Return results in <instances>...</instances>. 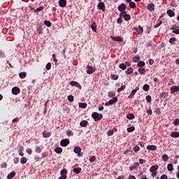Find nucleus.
I'll return each instance as SVG.
<instances>
[{
	"label": "nucleus",
	"mask_w": 179,
	"mask_h": 179,
	"mask_svg": "<svg viewBox=\"0 0 179 179\" xmlns=\"http://www.w3.org/2000/svg\"><path fill=\"white\" fill-rule=\"evenodd\" d=\"M92 117L94 121H100L103 119V114L94 112L92 114Z\"/></svg>",
	"instance_id": "1"
},
{
	"label": "nucleus",
	"mask_w": 179,
	"mask_h": 179,
	"mask_svg": "<svg viewBox=\"0 0 179 179\" xmlns=\"http://www.w3.org/2000/svg\"><path fill=\"white\" fill-rule=\"evenodd\" d=\"M120 16L123 17L126 22H129L131 20V15L127 13V11H122L120 13Z\"/></svg>",
	"instance_id": "2"
},
{
	"label": "nucleus",
	"mask_w": 179,
	"mask_h": 179,
	"mask_svg": "<svg viewBox=\"0 0 179 179\" xmlns=\"http://www.w3.org/2000/svg\"><path fill=\"white\" fill-rule=\"evenodd\" d=\"M118 101V98L117 96L113 97V99H110L109 101L105 103L106 107H108L109 106H113V104H115Z\"/></svg>",
	"instance_id": "3"
},
{
	"label": "nucleus",
	"mask_w": 179,
	"mask_h": 179,
	"mask_svg": "<svg viewBox=\"0 0 179 179\" xmlns=\"http://www.w3.org/2000/svg\"><path fill=\"white\" fill-rule=\"evenodd\" d=\"M97 8L99 10L106 12V4L104 3V2L100 1L97 5Z\"/></svg>",
	"instance_id": "4"
},
{
	"label": "nucleus",
	"mask_w": 179,
	"mask_h": 179,
	"mask_svg": "<svg viewBox=\"0 0 179 179\" xmlns=\"http://www.w3.org/2000/svg\"><path fill=\"white\" fill-rule=\"evenodd\" d=\"M74 153H76L78 155V157H82V155H80V152H82V148L79 146H76L73 150Z\"/></svg>",
	"instance_id": "5"
},
{
	"label": "nucleus",
	"mask_w": 179,
	"mask_h": 179,
	"mask_svg": "<svg viewBox=\"0 0 179 179\" xmlns=\"http://www.w3.org/2000/svg\"><path fill=\"white\" fill-rule=\"evenodd\" d=\"M61 146H63L64 148L68 146L69 145V139L65 138L61 141L60 142Z\"/></svg>",
	"instance_id": "6"
},
{
	"label": "nucleus",
	"mask_w": 179,
	"mask_h": 179,
	"mask_svg": "<svg viewBox=\"0 0 179 179\" xmlns=\"http://www.w3.org/2000/svg\"><path fill=\"white\" fill-rule=\"evenodd\" d=\"M96 71V69L92 66H87V73L88 75H92L94 72Z\"/></svg>",
	"instance_id": "7"
},
{
	"label": "nucleus",
	"mask_w": 179,
	"mask_h": 179,
	"mask_svg": "<svg viewBox=\"0 0 179 179\" xmlns=\"http://www.w3.org/2000/svg\"><path fill=\"white\" fill-rule=\"evenodd\" d=\"M138 90H139L138 87H137L134 90H133L131 91L130 95L129 96V99H134V96H135V94H136V92H138Z\"/></svg>",
	"instance_id": "8"
},
{
	"label": "nucleus",
	"mask_w": 179,
	"mask_h": 179,
	"mask_svg": "<svg viewBox=\"0 0 179 179\" xmlns=\"http://www.w3.org/2000/svg\"><path fill=\"white\" fill-rule=\"evenodd\" d=\"M12 93L15 95L19 94L20 93V89L17 87H14L12 89Z\"/></svg>",
	"instance_id": "9"
},
{
	"label": "nucleus",
	"mask_w": 179,
	"mask_h": 179,
	"mask_svg": "<svg viewBox=\"0 0 179 179\" xmlns=\"http://www.w3.org/2000/svg\"><path fill=\"white\" fill-rule=\"evenodd\" d=\"M127 9V4L122 3L120 6H118V10L120 12H124Z\"/></svg>",
	"instance_id": "10"
},
{
	"label": "nucleus",
	"mask_w": 179,
	"mask_h": 179,
	"mask_svg": "<svg viewBox=\"0 0 179 179\" xmlns=\"http://www.w3.org/2000/svg\"><path fill=\"white\" fill-rule=\"evenodd\" d=\"M59 5L61 8H65L66 6V0H59Z\"/></svg>",
	"instance_id": "11"
},
{
	"label": "nucleus",
	"mask_w": 179,
	"mask_h": 179,
	"mask_svg": "<svg viewBox=\"0 0 179 179\" xmlns=\"http://www.w3.org/2000/svg\"><path fill=\"white\" fill-rule=\"evenodd\" d=\"M147 9L150 11L155 10V3H149L147 6Z\"/></svg>",
	"instance_id": "12"
},
{
	"label": "nucleus",
	"mask_w": 179,
	"mask_h": 179,
	"mask_svg": "<svg viewBox=\"0 0 179 179\" xmlns=\"http://www.w3.org/2000/svg\"><path fill=\"white\" fill-rule=\"evenodd\" d=\"M159 169V166L157 165H154V166H152L150 169V173H155V171H157Z\"/></svg>",
	"instance_id": "13"
},
{
	"label": "nucleus",
	"mask_w": 179,
	"mask_h": 179,
	"mask_svg": "<svg viewBox=\"0 0 179 179\" xmlns=\"http://www.w3.org/2000/svg\"><path fill=\"white\" fill-rule=\"evenodd\" d=\"M113 41H119L120 43L122 41V38L120 36H111Z\"/></svg>",
	"instance_id": "14"
},
{
	"label": "nucleus",
	"mask_w": 179,
	"mask_h": 179,
	"mask_svg": "<svg viewBox=\"0 0 179 179\" xmlns=\"http://www.w3.org/2000/svg\"><path fill=\"white\" fill-rule=\"evenodd\" d=\"M166 13L169 16V17H173V16H176V13L172 10H168L166 11Z\"/></svg>",
	"instance_id": "15"
},
{
	"label": "nucleus",
	"mask_w": 179,
	"mask_h": 179,
	"mask_svg": "<svg viewBox=\"0 0 179 179\" xmlns=\"http://www.w3.org/2000/svg\"><path fill=\"white\" fill-rule=\"evenodd\" d=\"M70 85L71 86H76V87H82V86L80 85V84H79V83L76 82V81H71L70 83Z\"/></svg>",
	"instance_id": "16"
},
{
	"label": "nucleus",
	"mask_w": 179,
	"mask_h": 179,
	"mask_svg": "<svg viewBox=\"0 0 179 179\" xmlns=\"http://www.w3.org/2000/svg\"><path fill=\"white\" fill-rule=\"evenodd\" d=\"M16 176V172L12 171L7 176V179H13Z\"/></svg>",
	"instance_id": "17"
},
{
	"label": "nucleus",
	"mask_w": 179,
	"mask_h": 179,
	"mask_svg": "<svg viewBox=\"0 0 179 179\" xmlns=\"http://www.w3.org/2000/svg\"><path fill=\"white\" fill-rule=\"evenodd\" d=\"M179 91V87L178 86H173L171 88V93H176V92Z\"/></svg>",
	"instance_id": "18"
},
{
	"label": "nucleus",
	"mask_w": 179,
	"mask_h": 179,
	"mask_svg": "<svg viewBox=\"0 0 179 179\" xmlns=\"http://www.w3.org/2000/svg\"><path fill=\"white\" fill-rule=\"evenodd\" d=\"M134 30L138 31V34H142L143 33V28L141 25L138 26V29L134 28Z\"/></svg>",
	"instance_id": "19"
},
{
	"label": "nucleus",
	"mask_w": 179,
	"mask_h": 179,
	"mask_svg": "<svg viewBox=\"0 0 179 179\" xmlns=\"http://www.w3.org/2000/svg\"><path fill=\"white\" fill-rule=\"evenodd\" d=\"M91 29L93 31H97V25L96 24V22H92V24H91Z\"/></svg>",
	"instance_id": "20"
},
{
	"label": "nucleus",
	"mask_w": 179,
	"mask_h": 179,
	"mask_svg": "<svg viewBox=\"0 0 179 179\" xmlns=\"http://www.w3.org/2000/svg\"><path fill=\"white\" fill-rule=\"evenodd\" d=\"M147 149L148 150H156V149H157V147L156 145H151L147 146Z\"/></svg>",
	"instance_id": "21"
},
{
	"label": "nucleus",
	"mask_w": 179,
	"mask_h": 179,
	"mask_svg": "<svg viewBox=\"0 0 179 179\" xmlns=\"http://www.w3.org/2000/svg\"><path fill=\"white\" fill-rule=\"evenodd\" d=\"M132 72H134V69H132V67H129L126 70L125 73L127 75H131Z\"/></svg>",
	"instance_id": "22"
},
{
	"label": "nucleus",
	"mask_w": 179,
	"mask_h": 179,
	"mask_svg": "<svg viewBox=\"0 0 179 179\" xmlns=\"http://www.w3.org/2000/svg\"><path fill=\"white\" fill-rule=\"evenodd\" d=\"M55 152L57 153V155H60V153H62V148L61 147H57L55 149Z\"/></svg>",
	"instance_id": "23"
},
{
	"label": "nucleus",
	"mask_w": 179,
	"mask_h": 179,
	"mask_svg": "<svg viewBox=\"0 0 179 179\" xmlns=\"http://www.w3.org/2000/svg\"><path fill=\"white\" fill-rule=\"evenodd\" d=\"M88 124V122L87 120H82L80 122V127H85Z\"/></svg>",
	"instance_id": "24"
},
{
	"label": "nucleus",
	"mask_w": 179,
	"mask_h": 179,
	"mask_svg": "<svg viewBox=\"0 0 179 179\" xmlns=\"http://www.w3.org/2000/svg\"><path fill=\"white\" fill-rule=\"evenodd\" d=\"M149 89H150V85H148V84H145L143 87V90H144V92H148L149 91Z\"/></svg>",
	"instance_id": "25"
},
{
	"label": "nucleus",
	"mask_w": 179,
	"mask_h": 179,
	"mask_svg": "<svg viewBox=\"0 0 179 179\" xmlns=\"http://www.w3.org/2000/svg\"><path fill=\"white\" fill-rule=\"evenodd\" d=\"M171 136L172 138H179V133L178 132H176V131H173L171 134Z\"/></svg>",
	"instance_id": "26"
},
{
	"label": "nucleus",
	"mask_w": 179,
	"mask_h": 179,
	"mask_svg": "<svg viewBox=\"0 0 179 179\" xmlns=\"http://www.w3.org/2000/svg\"><path fill=\"white\" fill-rule=\"evenodd\" d=\"M136 167H139V162L135 163L132 166H130V167H129V169H130L131 171H132V170L136 169Z\"/></svg>",
	"instance_id": "27"
},
{
	"label": "nucleus",
	"mask_w": 179,
	"mask_h": 179,
	"mask_svg": "<svg viewBox=\"0 0 179 179\" xmlns=\"http://www.w3.org/2000/svg\"><path fill=\"white\" fill-rule=\"evenodd\" d=\"M20 163H21V164H26V163H27V158L22 157L20 159Z\"/></svg>",
	"instance_id": "28"
},
{
	"label": "nucleus",
	"mask_w": 179,
	"mask_h": 179,
	"mask_svg": "<svg viewBox=\"0 0 179 179\" xmlns=\"http://www.w3.org/2000/svg\"><path fill=\"white\" fill-rule=\"evenodd\" d=\"M127 118L128 120H134V118H135V115H134L133 113H129L127 115Z\"/></svg>",
	"instance_id": "29"
},
{
	"label": "nucleus",
	"mask_w": 179,
	"mask_h": 179,
	"mask_svg": "<svg viewBox=\"0 0 179 179\" xmlns=\"http://www.w3.org/2000/svg\"><path fill=\"white\" fill-rule=\"evenodd\" d=\"M73 171L74 173H76V174H79L80 173V171H82V169L81 168H75L73 169Z\"/></svg>",
	"instance_id": "30"
},
{
	"label": "nucleus",
	"mask_w": 179,
	"mask_h": 179,
	"mask_svg": "<svg viewBox=\"0 0 179 179\" xmlns=\"http://www.w3.org/2000/svg\"><path fill=\"white\" fill-rule=\"evenodd\" d=\"M119 68H120V69H122L123 71H125V69H127V64L122 63L119 65Z\"/></svg>",
	"instance_id": "31"
},
{
	"label": "nucleus",
	"mask_w": 179,
	"mask_h": 179,
	"mask_svg": "<svg viewBox=\"0 0 179 179\" xmlns=\"http://www.w3.org/2000/svg\"><path fill=\"white\" fill-rule=\"evenodd\" d=\"M27 75V74L26 73V72H21L19 73V76H20V78H21V79H24V78H26Z\"/></svg>",
	"instance_id": "32"
},
{
	"label": "nucleus",
	"mask_w": 179,
	"mask_h": 179,
	"mask_svg": "<svg viewBox=\"0 0 179 179\" xmlns=\"http://www.w3.org/2000/svg\"><path fill=\"white\" fill-rule=\"evenodd\" d=\"M43 9H44V6H41L34 10V13H37V12H41V10H43Z\"/></svg>",
	"instance_id": "33"
},
{
	"label": "nucleus",
	"mask_w": 179,
	"mask_h": 179,
	"mask_svg": "<svg viewBox=\"0 0 179 179\" xmlns=\"http://www.w3.org/2000/svg\"><path fill=\"white\" fill-rule=\"evenodd\" d=\"M79 107H80V108H86V107H87V104L86 103H80Z\"/></svg>",
	"instance_id": "34"
},
{
	"label": "nucleus",
	"mask_w": 179,
	"mask_h": 179,
	"mask_svg": "<svg viewBox=\"0 0 179 179\" xmlns=\"http://www.w3.org/2000/svg\"><path fill=\"white\" fill-rule=\"evenodd\" d=\"M44 24L47 27H51V22H50V21L45 20L44 21Z\"/></svg>",
	"instance_id": "35"
},
{
	"label": "nucleus",
	"mask_w": 179,
	"mask_h": 179,
	"mask_svg": "<svg viewBox=\"0 0 179 179\" xmlns=\"http://www.w3.org/2000/svg\"><path fill=\"white\" fill-rule=\"evenodd\" d=\"M129 6H130V8H132L134 9V8H136V3H135V2H134V1H131L129 3Z\"/></svg>",
	"instance_id": "36"
},
{
	"label": "nucleus",
	"mask_w": 179,
	"mask_h": 179,
	"mask_svg": "<svg viewBox=\"0 0 179 179\" xmlns=\"http://www.w3.org/2000/svg\"><path fill=\"white\" fill-rule=\"evenodd\" d=\"M168 171H173V164H169L167 166Z\"/></svg>",
	"instance_id": "37"
},
{
	"label": "nucleus",
	"mask_w": 179,
	"mask_h": 179,
	"mask_svg": "<svg viewBox=\"0 0 179 179\" xmlns=\"http://www.w3.org/2000/svg\"><path fill=\"white\" fill-rule=\"evenodd\" d=\"M134 131H135V127L134 126L127 128V132H134Z\"/></svg>",
	"instance_id": "38"
},
{
	"label": "nucleus",
	"mask_w": 179,
	"mask_h": 179,
	"mask_svg": "<svg viewBox=\"0 0 179 179\" xmlns=\"http://www.w3.org/2000/svg\"><path fill=\"white\" fill-rule=\"evenodd\" d=\"M138 66H139V68H142V66H145V62L140 61L138 64Z\"/></svg>",
	"instance_id": "39"
},
{
	"label": "nucleus",
	"mask_w": 179,
	"mask_h": 179,
	"mask_svg": "<svg viewBox=\"0 0 179 179\" xmlns=\"http://www.w3.org/2000/svg\"><path fill=\"white\" fill-rule=\"evenodd\" d=\"M162 160L164 162H167V160H169V156L167 155H162Z\"/></svg>",
	"instance_id": "40"
},
{
	"label": "nucleus",
	"mask_w": 179,
	"mask_h": 179,
	"mask_svg": "<svg viewBox=\"0 0 179 179\" xmlns=\"http://www.w3.org/2000/svg\"><path fill=\"white\" fill-rule=\"evenodd\" d=\"M68 100H69V103H73V100H74L73 96L69 95V96H68Z\"/></svg>",
	"instance_id": "41"
},
{
	"label": "nucleus",
	"mask_w": 179,
	"mask_h": 179,
	"mask_svg": "<svg viewBox=\"0 0 179 179\" xmlns=\"http://www.w3.org/2000/svg\"><path fill=\"white\" fill-rule=\"evenodd\" d=\"M146 101L148 103H151L152 101V96L150 95H147L146 96Z\"/></svg>",
	"instance_id": "42"
},
{
	"label": "nucleus",
	"mask_w": 179,
	"mask_h": 179,
	"mask_svg": "<svg viewBox=\"0 0 179 179\" xmlns=\"http://www.w3.org/2000/svg\"><path fill=\"white\" fill-rule=\"evenodd\" d=\"M66 173H68V171H66V169H63L61 171V176H66Z\"/></svg>",
	"instance_id": "43"
},
{
	"label": "nucleus",
	"mask_w": 179,
	"mask_h": 179,
	"mask_svg": "<svg viewBox=\"0 0 179 179\" xmlns=\"http://www.w3.org/2000/svg\"><path fill=\"white\" fill-rule=\"evenodd\" d=\"M35 152H36V153H40L41 152H42L41 148L38 146H36Z\"/></svg>",
	"instance_id": "44"
},
{
	"label": "nucleus",
	"mask_w": 179,
	"mask_h": 179,
	"mask_svg": "<svg viewBox=\"0 0 179 179\" xmlns=\"http://www.w3.org/2000/svg\"><path fill=\"white\" fill-rule=\"evenodd\" d=\"M95 161H96V157L92 156V157H90V163H93V162H95Z\"/></svg>",
	"instance_id": "45"
},
{
	"label": "nucleus",
	"mask_w": 179,
	"mask_h": 179,
	"mask_svg": "<svg viewBox=\"0 0 179 179\" xmlns=\"http://www.w3.org/2000/svg\"><path fill=\"white\" fill-rule=\"evenodd\" d=\"M43 135L44 138H50V136H51V133H43Z\"/></svg>",
	"instance_id": "46"
},
{
	"label": "nucleus",
	"mask_w": 179,
	"mask_h": 179,
	"mask_svg": "<svg viewBox=\"0 0 179 179\" xmlns=\"http://www.w3.org/2000/svg\"><path fill=\"white\" fill-rule=\"evenodd\" d=\"M176 40H177V39H176V38H171L169 39V43H170V44H173L174 42H175Z\"/></svg>",
	"instance_id": "47"
},
{
	"label": "nucleus",
	"mask_w": 179,
	"mask_h": 179,
	"mask_svg": "<svg viewBox=\"0 0 179 179\" xmlns=\"http://www.w3.org/2000/svg\"><path fill=\"white\" fill-rule=\"evenodd\" d=\"M125 89V85H121V87L117 90L118 93H120V92H122V90H124Z\"/></svg>",
	"instance_id": "48"
},
{
	"label": "nucleus",
	"mask_w": 179,
	"mask_h": 179,
	"mask_svg": "<svg viewBox=\"0 0 179 179\" xmlns=\"http://www.w3.org/2000/svg\"><path fill=\"white\" fill-rule=\"evenodd\" d=\"M46 69H47V71H50V69H51V63L50 62H48L46 64Z\"/></svg>",
	"instance_id": "49"
},
{
	"label": "nucleus",
	"mask_w": 179,
	"mask_h": 179,
	"mask_svg": "<svg viewBox=\"0 0 179 179\" xmlns=\"http://www.w3.org/2000/svg\"><path fill=\"white\" fill-rule=\"evenodd\" d=\"M134 152H139V150H141V148H139L138 145H136V146L134 148Z\"/></svg>",
	"instance_id": "50"
},
{
	"label": "nucleus",
	"mask_w": 179,
	"mask_h": 179,
	"mask_svg": "<svg viewBox=\"0 0 179 179\" xmlns=\"http://www.w3.org/2000/svg\"><path fill=\"white\" fill-rule=\"evenodd\" d=\"M114 96H115V92H110L108 93V96H109V97H114Z\"/></svg>",
	"instance_id": "51"
},
{
	"label": "nucleus",
	"mask_w": 179,
	"mask_h": 179,
	"mask_svg": "<svg viewBox=\"0 0 179 179\" xmlns=\"http://www.w3.org/2000/svg\"><path fill=\"white\" fill-rule=\"evenodd\" d=\"M138 72L141 75H143L145 73V69H138Z\"/></svg>",
	"instance_id": "52"
},
{
	"label": "nucleus",
	"mask_w": 179,
	"mask_h": 179,
	"mask_svg": "<svg viewBox=\"0 0 179 179\" xmlns=\"http://www.w3.org/2000/svg\"><path fill=\"white\" fill-rule=\"evenodd\" d=\"M37 31L38 32L39 34H41L43 31V28L41 27H38Z\"/></svg>",
	"instance_id": "53"
},
{
	"label": "nucleus",
	"mask_w": 179,
	"mask_h": 179,
	"mask_svg": "<svg viewBox=\"0 0 179 179\" xmlns=\"http://www.w3.org/2000/svg\"><path fill=\"white\" fill-rule=\"evenodd\" d=\"M113 134H114V130H110L108 131L107 135L108 136H111V135H113Z\"/></svg>",
	"instance_id": "54"
},
{
	"label": "nucleus",
	"mask_w": 179,
	"mask_h": 179,
	"mask_svg": "<svg viewBox=\"0 0 179 179\" xmlns=\"http://www.w3.org/2000/svg\"><path fill=\"white\" fill-rule=\"evenodd\" d=\"M133 61H134V62H138L139 61V56H138V57L135 56L133 58Z\"/></svg>",
	"instance_id": "55"
},
{
	"label": "nucleus",
	"mask_w": 179,
	"mask_h": 179,
	"mask_svg": "<svg viewBox=\"0 0 179 179\" xmlns=\"http://www.w3.org/2000/svg\"><path fill=\"white\" fill-rule=\"evenodd\" d=\"M26 152H27V153H28V155H31V153H33V151L30 148H27L26 150Z\"/></svg>",
	"instance_id": "56"
},
{
	"label": "nucleus",
	"mask_w": 179,
	"mask_h": 179,
	"mask_svg": "<svg viewBox=\"0 0 179 179\" xmlns=\"http://www.w3.org/2000/svg\"><path fill=\"white\" fill-rule=\"evenodd\" d=\"M139 163H140V164H145V163H146V160L140 159Z\"/></svg>",
	"instance_id": "57"
},
{
	"label": "nucleus",
	"mask_w": 179,
	"mask_h": 179,
	"mask_svg": "<svg viewBox=\"0 0 179 179\" xmlns=\"http://www.w3.org/2000/svg\"><path fill=\"white\" fill-rule=\"evenodd\" d=\"M0 58H5V53L0 50Z\"/></svg>",
	"instance_id": "58"
},
{
	"label": "nucleus",
	"mask_w": 179,
	"mask_h": 179,
	"mask_svg": "<svg viewBox=\"0 0 179 179\" xmlns=\"http://www.w3.org/2000/svg\"><path fill=\"white\" fill-rule=\"evenodd\" d=\"M14 163L15 164H17V163H19V158L17 157L14 158Z\"/></svg>",
	"instance_id": "59"
},
{
	"label": "nucleus",
	"mask_w": 179,
	"mask_h": 179,
	"mask_svg": "<svg viewBox=\"0 0 179 179\" xmlns=\"http://www.w3.org/2000/svg\"><path fill=\"white\" fill-rule=\"evenodd\" d=\"M117 23H118L119 24H120V23H122V19H121V17L117 20Z\"/></svg>",
	"instance_id": "60"
},
{
	"label": "nucleus",
	"mask_w": 179,
	"mask_h": 179,
	"mask_svg": "<svg viewBox=\"0 0 179 179\" xmlns=\"http://www.w3.org/2000/svg\"><path fill=\"white\" fill-rule=\"evenodd\" d=\"M172 33H174L175 34H179V29L172 31Z\"/></svg>",
	"instance_id": "61"
},
{
	"label": "nucleus",
	"mask_w": 179,
	"mask_h": 179,
	"mask_svg": "<svg viewBox=\"0 0 179 179\" xmlns=\"http://www.w3.org/2000/svg\"><path fill=\"white\" fill-rule=\"evenodd\" d=\"M59 179H66V175H62L59 177Z\"/></svg>",
	"instance_id": "62"
},
{
	"label": "nucleus",
	"mask_w": 179,
	"mask_h": 179,
	"mask_svg": "<svg viewBox=\"0 0 179 179\" xmlns=\"http://www.w3.org/2000/svg\"><path fill=\"white\" fill-rule=\"evenodd\" d=\"M174 125H179V119H176L174 121Z\"/></svg>",
	"instance_id": "63"
},
{
	"label": "nucleus",
	"mask_w": 179,
	"mask_h": 179,
	"mask_svg": "<svg viewBox=\"0 0 179 179\" xmlns=\"http://www.w3.org/2000/svg\"><path fill=\"white\" fill-rule=\"evenodd\" d=\"M167 178H168V177L166 175H162V176H161V178H160V179H167Z\"/></svg>",
	"instance_id": "64"
}]
</instances>
